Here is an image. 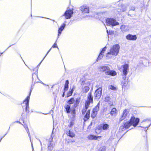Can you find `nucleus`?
Wrapping results in <instances>:
<instances>
[{"mask_svg": "<svg viewBox=\"0 0 151 151\" xmlns=\"http://www.w3.org/2000/svg\"><path fill=\"white\" fill-rule=\"evenodd\" d=\"M119 46L118 45H113L110 48L109 52L106 54V58L109 59L117 55L119 52Z\"/></svg>", "mask_w": 151, "mask_h": 151, "instance_id": "f257e3e1", "label": "nucleus"}, {"mask_svg": "<svg viewBox=\"0 0 151 151\" xmlns=\"http://www.w3.org/2000/svg\"><path fill=\"white\" fill-rule=\"evenodd\" d=\"M106 23L107 25H111L113 26L119 24V23L113 18H107L106 20Z\"/></svg>", "mask_w": 151, "mask_h": 151, "instance_id": "f03ea898", "label": "nucleus"}, {"mask_svg": "<svg viewBox=\"0 0 151 151\" xmlns=\"http://www.w3.org/2000/svg\"><path fill=\"white\" fill-rule=\"evenodd\" d=\"M129 65L128 64H125L122 65L120 69L124 76H126L127 75L129 70Z\"/></svg>", "mask_w": 151, "mask_h": 151, "instance_id": "7ed1b4c3", "label": "nucleus"}, {"mask_svg": "<svg viewBox=\"0 0 151 151\" xmlns=\"http://www.w3.org/2000/svg\"><path fill=\"white\" fill-rule=\"evenodd\" d=\"M93 102V97L91 93H89L88 94L87 99L86 101L85 108L86 109H87L90 104H92Z\"/></svg>", "mask_w": 151, "mask_h": 151, "instance_id": "20e7f679", "label": "nucleus"}, {"mask_svg": "<svg viewBox=\"0 0 151 151\" xmlns=\"http://www.w3.org/2000/svg\"><path fill=\"white\" fill-rule=\"evenodd\" d=\"M73 12L71 10H68L66 11L63 16H64L66 19H70L72 17Z\"/></svg>", "mask_w": 151, "mask_h": 151, "instance_id": "39448f33", "label": "nucleus"}, {"mask_svg": "<svg viewBox=\"0 0 151 151\" xmlns=\"http://www.w3.org/2000/svg\"><path fill=\"white\" fill-rule=\"evenodd\" d=\"M79 8L82 13H88L89 12V8L88 6L86 5L81 6Z\"/></svg>", "mask_w": 151, "mask_h": 151, "instance_id": "423d86ee", "label": "nucleus"}, {"mask_svg": "<svg viewBox=\"0 0 151 151\" xmlns=\"http://www.w3.org/2000/svg\"><path fill=\"white\" fill-rule=\"evenodd\" d=\"M99 104H98L93 109L91 114V117L94 118L97 114V112L99 109Z\"/></svg>", "mask_w": 151, "mask_h": 151, "instance_id": "0eeeda50", "label": "nucleus"}, {"mask_svg": "<svg viewBox=\"0 0 151 151\" xmlns=\"http://www.w3.org/2000/svg\"><path fill=\"white\" fill-rule=\"evenodd\" d=\"M130 122L131 124L134 127L136 126L139 122V119L138 118H135L134 117H132L131 118Z\"/></svg>", "mask_w": 151, "mask_h": 151, "instance_id": "6e6552de", "label": "nucleus"}, {"mask_svg": "<svg viewBox=\"0 0 151 151\" xmlns=\"http://www.w3.org/2000/svg\"><path fill=\"white\" fill-rule=\"evenodd\" d=\"M102 89L99 88L97 89L94 93V96L96 99H99L101 97L102 94Z\"/></svg>", "mask_w": 151, "mask_h": 151, "instance_id": "1a4fd4ad", "label": "nucleus"}, {"mask_svg": "<svg viewBox=\"0 0 151 151\" xmlns=\"http://www.w3.org/2000/svg\"><path fill=\"white\" fill-rule=\"evenodd\" d=\"M129 113V110L127 109H125L123 112L122 114L119 118V120L122 121L124 120L127 117Z\"/></svg>", "mask_w": 151, "mask_h": 151, "instance_id": "9d476101", "label": "nucleus"}, {"mask_svg": "<svg viewBox=\"0 0 151 151\" xmlns=\"http://www.w3.org/2000/svg\"><path fill=\"white\" fill-rule=\"evenodd\" d=\"M32 91H30L29 95L28 96L26 99L24 101L23 103L25 104L26 106V110L27 111L28 110L29 108V100L30 99V96L31 93Z\"/></svg>", "mask_w": 151, "mask_h": 151, "instance_id": "9b49d317", "label": "nucleus"}, {"mask_svg": "<svg viewBox=\"0 0 151 151\" xmlns=\"http://www.w3.org/2000/svg\"><path fill=\"white\" fill-rule=\"evenodd\" d=\"M52 140V137L49 139V143L48 144V148L49 151H52L54 146V143Z\"/></svg>", "mask_w": 151, "mask_h": 151, "instance_id": "f8f14e48", "label": "nucleus"}, {"mask_svg": "<svg viewBox=\"0 0 151 151\" xmlns=\"http://www.w3.org/2000/svg\"><path fill=\"white\" fill-rule=\"evenodd\" d=\"M126 38L129 40H135L137 39L136 35L129 34L126 36Z\"/></svg>", "mask_w": 151, "mask_h": 151, "instance_id": "ddd939ff", "label": "nucleus"}, {"mask_svg": "<svg viewBox=\"0 0 151 151\" xmlns=\"http://www.w3.org/2000/svg\"><path fill=\"white\" fill-rule=\"evenodd\" d=\"M87 138L89 139L99 140L100 139L101 136L89 135L88 136Z\"/></svg>", "mask_w": 151, "mask_h": 151, "instance_id": "4468645a", "label": "nucleus"}, {"mask_svg": "<svg viewBox=\"0 0 151 151\" xmlns=\"http://www.w3.org/2000/svg\"><path fill=\"white\" fill-rule=\"evenodd\" d=\"M66 24L65 23H64L63 24L61 25L60 27L59 28L58 30V38L61 35L62 31L64 29Z\"/></svg>", "mask_w": 151, "mask_h": 151, "instance_id": "2eb2a0df", "label": "nucleus"}, {"mask_svg": "<svg viewBox=\"0 0 151 151\" xmlns=\"http://www.w3.org/2000/svg\"><path fill=\"white\" fill-rule=\"evenodd\" d=\"M106 74L114 76L116 75V73L115 71L109 70L106 72Z\"/></svg>", "mask_w": 151, "mask_h": 151, "instance_id": "dca6fc26", "label": "nucleus"}, {"mask_svg": "<svg viewBox=\"0 0 151 151\" xmlns=\"http://www.w3.org/2000/svg\"><path fill=\"white\" fill-rule=\"evenodd\" d=\"M106 47H105L104 48H103L98 58V60L100 59L103 57V54L104 53L105 51L106 50Z\"/></svg>", "mask_w": 151, "mask_h": 151, "instance_id": "f3484780", "label": "nucleus"}, {"mask_svg": "<svg viewBox=\"0 0 151 151\" xmlns=\"http://www.w3.org/2000/svg\"><path fill=\"white\" fill-rule=\"evenodd\" d=\"M100 69L101 71L105 72V73L106 74V72L107 71H109L110 68L108 66H103L100 67Z\"/></svg>", "mask_w": 151, "mask_h": 151, "instance_id": "a211bd4d", "label": "nucleus"}, {"mask_svg": "<svg viewBox=\"0 0 151 151\" xmlns=\"http://www.w3.org/2000/svg\"><path fill=\"white\" fill-rule=\"evenodd\" d=\"M120 28L122 31H127L129 29V26L126 25H123L121 26Z\"/></svg>", "mask_w": 151, "mask_h": 151, "instance_id": "6ab92c4d", "label": "nucleus"}, {"mask_svg": "<svg viewBox=\"0 0 151 151\" xmlns=\"http://www.w3.org/2000/svg\"><path fill=\"white\" fill-rule=\"evenodd\" d=\"M91 83L89 81H84L83 82L81 83V85L82 86H83L84 85H85V87L88 86L89 87L90 86Z\"/></svg>", "mask_w": 151, "mask_h": 151, "instance_id": "aec40b11", "label": "nucleus"}, {"mask_svg": "<svg viewBox=\"0 0 151 151\" xmlns=\"http://www.w3.org/2000/svg\"><path fill=\"white\" fill-rule=\"evenodd\" d=\"M117 113V110L115 108H113L111 111L110 114L111 116H116Z\"/></svg>", "mask_w": 151, "mask_h": 151, "instance_id": "412c9836", "label": "nucleus"}, {"mask_svg": "<svg viewBox=\"0 0 151 151\" xmlns=\"http://www.w3.org/2000/svg\"><path fill=\"white\" fill-rule=\"evenodd\" d=\"M131 125H132L130 121H128L124 124V127L125 128L127 129L129 128Z\"/></svg>", "mask_w": 151, "mask_h": 151, "instance_id": "4be33fe9", "label": "nucleus"}, {"mask_svg": "<svg viewBox=\"0 0 151 151\" xmlns=\"http://www.w3.org/2000/svg\"><path fill=\"white\" fill-rule=\"evenodd\" d=\"M66 134L68 136L71 137H73L75 136L74 134L70 130L67 131Z\"/></svg>", "mask_w": 151, "mask_h": 151, "instance_id": "5701e85b", "label": "nucleus"}, {"mask_svg": "<svg viewBox=\"0 0 151 151\" xmlns=\"http://www.w3.org/2000/svg\"><path fill=\"white\" fill-rule=\"evenodd\" d=\"M89 89V87L88 86L85 87V85L82 86V91L83 92H88Z\"/></svg>", "mask_w": 151, "mask_h": 151, "instance_id": "b1692460", "label": "nucleus"}, {"mask_svg": "<svg viewBox=\"0 0 151 151\" xmlns=\"http://www.w3.org/2000/svg\"><path fill=\"white\" fill-rule=\"evenodd\" d=\"M90 114V111L89 110H88V111L87 112L85 116L84 119L85 121L86 120L89 118V117Z\"/></svg>", "mask_w": 151, "mask_h": 151, "instance_id": "393cba45", "label": "nucleus"}, {"mask_svg": "<svg viewBox=\"0 0 151 151\" xmlns=\"http://www.w3.org/2000/svg\"><path fill=\"white\" fill-rule=\"evenodd\" d=\"M102 127L103 129L106 130L109 128V126L107 124H105L103 125Z\"/></svg>", "mask_w": 151, "mask_h": 151, "instance_id": "a878e982", "label": "nucleus"}, {"mask_svg": "<svg viewBox=\"0 0 151 151\" xmlns=\"http://www.w3.org/2000/svg\"><path fill=\"white\" fill-rule=\"evenodd\" d=\"M80 102V99L79 98H77L75 101V104H74V106L75 107L77 106V105L79 104Z\"/></svg>", "mask_w": 151, "mask_h": 151, "instance_id": "bb28decb", "label": "nucleus"}, {"mask_svg": "<svg viewBox=\"0 0 151 151\" xmlns=\"http://www.w3.org/2000/svg\"><path fill=\"white\" fill-rule=\"evenodd\" d=\"M65 109L67 112L68 113L70 112V105H67L65 106Z\"/></svg>", "mask_w": 151, "mask_h": 151, "instance_id": "cd10ccee", "label": "nucleus"}, {"mask_svg": "<svg viewBox=\"0 0 151 151\" xmlns=\"http://www.w3.org/2000/svg\"><path fill=\"white\" fill-rule=\"evenodd\" d=\"M69 83V82L68 81H66L65 82V86H64V90H67L68 88V84Z\"/></svg>", "mask_w": 151, "mask_h": 151, "instance_id": "c85d7f7f", "label": "nucleus"}, {"mask_svg": "<svg viewBox=\"0 0 151 151\" xmlns=\"http://www.w3.org/2000/svg\"><path fill=\"white\" fill-rule=\"evenodd\" d=\"M73 91L74 90L73 88H72L69 91L68 93L67 97H68L72 95L73 93Z\"/></svg>", "mask_w": 151, "mask_h": 151, "instance_id": "c756f323", "label": "nucleus"}, {"mask_svg": "<svg viewBox=\"0 0 151 151\" xmlns=\"http://www.w3.org/2000/svg\"><path fill=\"white\" fill-rule=\"evenodd\" d=\"M127 5L126 4L123 5L122 6V9H121L122 12H124L125 11L127 7Z\"/></svg>", "mask_w": 151, "mask_h": 151, "instance_id": "7c9ffc66", "label": "nucleus"}, {"mask_svg": "<svg viewBox=\"0 0 151 151\" xmlns=\"http://www.w3.org/2000/svg\"><path fill=\"white\" fill-rule=\"evenodd\" d=\"M75 102V100L73 98H72L68 101V103L70 104H72Z\"/></svg>", "mask_w": 151, "mask_h": 151, "instance_id": "2f4dec72", "label": "nucleus"}, {"mask_svg": "<svg viewBox=\"0 0 151 151\" xmlns=\"http://www.w3.org/2000/svg\"><path fill=\"white\" fill-rule=\"evenodd\" d=\"M109 88L113 90H116V88L112 85H110L109 86Z\"/></svg>", "mask_w": 151, "mask_h": 151, "instance_id": "473e14b6", "label": "nucleus"}, {"mask_svg": "<svg viewBox=\"0 0 151 151\" xmlns=\"http://www.w3.org/2000/svg\"><path fill=\"white\" fill-rule=\"evenodd\" d=\"M106 31H107V34H108V35H111L112 34H113V32L112 30H110L109 32L108 31V30H107Z\"/></svg>", "mask_w": 151, "mask_h": 151, "instance_id": "72a5a7b5", "label": "nucleus"}, {"mask_svg": "<svg viewBox=\"0 0 151 151\" xmlns=\"http://www.w3.org/2000/svg\"><path fill=\"white\" fill-rule=\"evenodd\" d=\"M51 48H51L47 52L46 54V55H45V56L44 57V58H43V59L42 60V61L41 62L39 63V65H40L41 63L42 62V61L44 60V58H45V57H46V56L47 55V54L49 53V52H50V50H51Z\"/></svg>", "mask_w": 151, "mask_h": 151, "instance_id": "f704fd0d", "label": "nucleus"}, {"mask_svg": "<svg viewBox=\"0 0 151 151\" xmlns=\"http://www.w3.org/2000/svg\"><path fill=\"white\" fill-rule=\"evenodd\" d=\"M55 47H57V48H58V49H59L58 47V46H57V45L56 42H55L54 43V44L52 46L51 48H55Z\"/></svg>", "mask_w": 151, "mask_h": 151, "instance_id": "c9c22d12", "label": "nucleus"}, {"mask_svg": "<svg viewBox=\"0 0 151 151\" xmlns=\"http://www.w3.org/2000/svg\"><path fill=\"white\" fill-rule=\"evenodd\" d=\"M73 125L74 122H70V124L68 125V127L70 128L72 127Z\"/></svg>", "mask_w": 151, "mask_h": 151, "instance_id": "e433bc0d", "label": "nucleus"}, {"mask_svg": "<svg viewBox=\"0 0 151 151\" xmlns=\"http://www.w3.org/2000/svg\"><path fill=\"white\" fill-rule=\"evenodd\" d=\"M110 98L108 96H106L105 98V101H109Z\"/></svg>", "mask_w": 151, "mask_h": 151, "instance_id": "4c0bfd02", "label": "nucleus"}, {"mask_svg": "<svg viewBox=\"0 0 151 151\" xmlns=\"http://www.w3.org/2000/svg\"><path fill=\"white\" fill-rule=\"evenodd\" d=\"M122 85L123 86H125L126 83H125L124 81L122 82Z\"/></svg>", "mask_w": 151, "mask_h": 151, "instance_id": "58836bf2", "label": "nucleus"}, {"mask_svg": "<svg viewBox=\"0 0 151 151\" xmlns=\"http://www.w3.org/2000/svg\"><path fill=\"white\" fill-rule=\"evenodd\" d=\"M150 125H149L148 127H143L144 128V129H145V130H147V129L150 126Z\"/></svg>", "mask_w": 151, "mask_h": 151, "instance_id": "ea45409f", "label": "nucleus"}, {"mask_svg": "<svg viewBox=\"0 0 151 151\" xmlns=\"http://www.w3.org/2000/svg\"><path fill=\"white\" fill-rule=\"evenodd\" d=\"M24 128H25L26 130L27 131V130H28V128L27 127V126H25V125L24 126Z\"/></svg>", "mask_w": 151, "mask_h": 151, "instance_id": "a19ab883", "label": "nucleus"}, {"mask_svg": "<svg viewBox=\"0 0 151 151\" xmlns=\"http://www.w3.org/2000/svg\"><path fill=\"white\" fill-rule=\"evenodd\" d=\"M72 113L73 114H75V110L74 109L72 111Z\"/></svg>", "mask_w": 151, "mask_h": 151, "instance_id": "79ce46f5", "label": "nucleus"}, {"mask_svg": "<svg viewBox=\"0 0 151 151\" xmlns=\"http://www.w3.org/2000/svg\"><path fill=\"white\" fill-rule=\"evenodd\" d=\"M85 111L84 110H83L82 111V113L83 114H84V112Z\"/></svg>", "mask_w": 151, "mask_h": 151, "instance_id": "37998d69", "label": "nucleus"}, {"mask_svg": "<svg viewBox=\"0 0 151 151\" xmlns=\"http://www.w3.org/2000/svg\"><path fill=\"white\" fill-rule=\"evenodd\" d=\"M39 141H40V142L41 145L42 146V143H41V141H40V140H39Z\"/></svg>", "mask_w": 151, "mask_h": 151, "instance_id": "c03bdc74", "label": "nucleus"}, {"mask_svg": "<svg viewBox=\"0 0 151 151\" xmlns=\"http://www.w3.org/2000/svg\"><path fill=\"white\" fill-rule=\"evenodd\" d=\"M64 96V92L63 93V95L62 96H63V97Z\"/></svg>", "mask_w": 151, "mask_h": 151, "instance_id": "a18cd8bd", "label": "nucleus"}]
</instances>
